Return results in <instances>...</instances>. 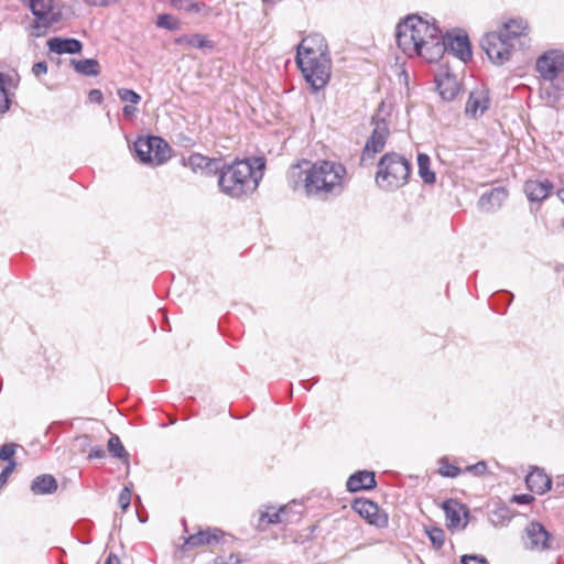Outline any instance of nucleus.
<instances>
[{"label": "nucleus", "mask_w": 564, "mask_h": 564, "mask_svg": "<svg viewBox=\"0 0 564 564\" xmlns=\"http://www.w3.org/2000/svg\"><path fill=\"white\" fill-rule=\"evenodd\" d=\"M397 44L409 57L421 56L430 63L441 59L445 52L466 63L473 56L466 34L448 36L447 42L440 29L417 15H410L397 26Z\"/></svg>", "instance_id": "obj_1"}, {"label": "nucleus", "mask_w": 564, "mask_h": 564, "mask_svg": "<svg viewBox=\"0 0 564 564\" xmlns=\"http://www.w3.org/2000/svg\"><path fill=\"white\" fill-rule=\"evenodd\" d=\"M286 180L294 192L322 200L339 196L348 184L346 166L333 160H303L290 166Z\"/></svg>", "instance_id": "obj_2"}, {"label": "nucleus", "mask_w": 564, "mask_h": 564, "mask_svg": "<svg viewBox=\"0 0 564 564\" xmlns=\"http://www.w3.org/2000/svg\"><path fill=\"white\" fill-rule=\"evenodd\" d=\"M264 167L263 158L235 160L231 163L221 162L217 181L219 191L235 199L252 195L263 177Z\"/></svg>", "instance_id": "obj_3"}, {"label": "nucleus", "mask_w": 564, "mask_h": 564, "mask_svg": "<svg viewBox=\"0 0 564 564\" xmlns=\"http://www.w3.org/2000/svg\"><path fill=\"white\" fill-rule=\"evenodd\" d=\"M410 175V161L399 153L389 152L379 160L375 181L380 189L394 192L408 184Z\"/></svg>", "instance_id": "obj_4"}, {"label": "nucleus", "mask_w": 564, "mask_h": 564, "mask_svg": "<svg viewBox=\"0 0 564 564\" xmlns=\"http://www.w3.org/2000/svg\"><path fill=\"white\" fill-rule=\"evenodd\" d=\"M296 63L303 73L306 82L315 90H319L328 83L330 78L332 63L327 52L321 56H305L296 59Z\"/></svg>", "instance_id": "obj_5"}, {"label": "nucleus", "mask_w": 564, "mask_h": 564, "mask_svg": "<svg viewBox=\"0 0 564 564\" xmlns=\"http://www.w3.org/2000/svg\"><path fill=\"white\" fill-rule=\"evenodd\" d=\"M133 148L135 155L144 164L161 165L171 156L167 142L155 135L138 138Z\"/></svg>", "instance_id": "obj_6"}, {"label": "nucleus", "mask_w": 564, "mask_h": 564, "mask_svg": "<svg viewBox=\"0 0 564 564\" xmlns=\"http://www.w3.org/2000/svg\"><path fill=\"white\" fill-rule=\"evenodd\" d=\"M372 131L361 153V164H371L376 154L382 152L390 135V128L387 120L378 111L371 120Z\"/></svg>", "instance_id": "obj_7"}, {"label": "nucleus", "mask_w": 564, "mask_h": 564, "mask_svg": "<svg viewBox=\"0 0 564 564\" xmlns=\"http://www.w3.org/2000/svg\"><path fill=\"white\" fill-rule=\"evenodd\" d=\"M30 9L35 17L33 28L41 35L48 26L62 19L61 8L55 0H30Z\"/></svg>", "instance_id": "obj_8"}, {"label": "nucleus", "mask_w": 564, "mask_h": 564, "mask_svg": "<svg viewBox=\"0 0 564 564\" xmlns=\"http://www.w3.org/2000/svg\"><path fill=\"white\" fill-rule=\"evenodd\" d=\"M480 46L486 52L488 58L496 65H501L509 61L514 46L508 42L497 31L489 32L480 40Z\"/></svg>", "instance_id": "obj_9"}, {"label": "nucleus", "mask_w": 564, "mask_h": 564, "mask_svg": "<svg viewBox=\"0 0 564 564\" xmlns=\"http://www.w3.org/2000/svg\"><path fill=\"white\" fill-rule=\"evenodd\" d=\"M536 70L544 80L552 82L564 70V54L560 51H550L536 61Z\"/></svg>", "instance_id": "obj_10"}, {"label": "nucleus", "mask_w": 564, "mask_h": 564, "mask_svg": "<svg viewBox=\"0 0 564 564\" xmlns=\"http://www.w3.org/2000/svg\"><path fill=\"white\" fill-rule=\"evenodd\" d=\"M223 535L224 532L217 528L199 530L184 539L181 550L187 552L199 546L218 544Z\"/></svg>", "instance_id": "obj_11"}, {"label": "nucleus", "mask_w": 564, "mask_h": 564, "mask_svg": "<svg viewBox=\"0 0 564 564\" xmlns=\"http://www.w3.org/2000/svg\"><path fill=\"white\" fill-rule=\"evenodd\" d=\"M490 107L489 91L480 86L469 93L465 112L471 118L481 117Z\"/></svg>", "instance_id": "obj_12"}, {"label": "nucleus", "mask_w": 564, "mask_h": 564, "mask_svg": "<svg viewBox=\"0 0 564 564\" xmlns=\"http://www.w3.org/2000/svg\"><path fill=\"white\" fill-rule=\"evenodd\" d=\"M497 32L514 46L516 43H522L521 40L528 35L529 24L522 18L510 19Z\"/></svg>", "instance_id": "obj_13"}, {"label": "nucleus", "mask_w": 564, "mask_h": 564, "mask_svg": "<svg viewBox=\"0 0 564 564\" xmlns=\"http://www.w3.org/2000/svg\"><path fill=\"white\" fill-rule=\"evenodd\" d=\"M327 52V44L321 34H311L302 40L297 46L296 59L305 56H321Z\"/></svg>", "instance_id": "obj_14"}, {"label": "nucleus", "mask_w": 564, "mask_h": 564, "mask_svg": "<svg viewBox=\"0 0 564 564\" xmlns=\"http://www.w3.org/2000/svg\"><path fill=\"white\" fill-rule=\"evenodd\" d=\"M221 162V159H212L200 153H193L184 161V165L191 167L194 172L202 171L207 174H218Z\"/></svg>", "instance_id": "obj_15"}, {"label": "nucleus", "mask_w": 564, "mask_h": 564, "mask_svg": "<svg viewBox=\"0 0 564 564\" xmlns=\"http://www.w3.org/2000/svg\"><path fill=\"white\" fill-rule=\"evenodd\" d=\"M553 184L549 180H528L524 183V192L530 202L541 203L549 197Z\"/></svg>", "instance_id": "obj_16"}, {"label": "nucleus", "mask_w": 564, "mask_h": 564, "mask_svg": "<svg viewBox=\"0 0 564 564\" xmlns=\"http://www.w3.org/2000/svg\"><path fill=\"white\" fill-rule=\"evenodd\" d=\"M507 197L508 192L505 187H495L480 196L478 206L486 213H492L502 206Z\"/></svg>", "instance_id": "obj_17"}, {"label": "nucleus", "mask_w": 564, "mask_h": 564, "mask_svg": "<svg viewBox=\"0 0 564 564\" xmlns=\"http://www.w3.org/2000/svg\"><path fill=\"white\" fill-rule=\"evenodd\" d=\"M527 538L530 549H549L550 534L545 528L539 522H531L527 529Z\"/></svg>", "instance_id": "obj_18"}, {"label": "nucleus", "mask_w": 564, "mask_h": 564, "mask_svg": "<svg viewBox=\"0 0 564 564\" xmlns=\"http://www.w3.org/2000/svg\"><path fill=\"white\" fill-rule=\"evenodd\" d=\"M377 485L375 474L367 470H360L352 474L347 480V489L350 492L359 490H369L375 488Z\"/></svg>", "instance_id": "obj_19"}, {"label": "nucleus", "mask_w": 564, "mask_h": 564, "mask_svg": "<svg viewBox=\"0 0 564 564\" xmlns=\"http://www.w3.org/2000/svg\"><path fill=\"white\" fill-rule=\"evenodd\" d=\"M525 482L531 491L542 495L551 489V478L540 468L534 467L525 477Z\"/></svg>", "instance_id": "obj_20"}, {"label": "nucleus", "mask_w": 564, "mask_h": 564, "mask_svg": "<svg viewBox=\"0 0 564 564\" xmlns=\"http://www.w3.org/2000/svg\"><path fill=\"white\" fill-rule=\"evenodd\" d=\"M443 510L446 516L447 527L449 529L465 528L466 522H462V514H466L464 507L455 500H446L443 503Z\"/></svg>", "instance_id": "obj_21"}, {"label": "nucleus", "mask_w": 564, "mask_h": 564, "mask_svg": "<svg viewBox=\"0 0 564 564\" xmlns=\"http://www.w3.org/2000/svg\"><path fill=\"white\" fill-rule=\"evenodd\" d=\"M352 509L371 524H380L378 505L368 499H356Z\"/></svg>", "instance_id": "obj_22"}, {"label": "nucleus", "mask_w": 564, "mask_h": 564, "mask_svg": "<svg viewBox=\"0 0 564 564\" xmlns=\"http://www.w3.org/2000/svg\"><path fill=\"white\" fill-rule=\"evenodd\" d=\"M437 88L444 100H453L460 90V85L454 75L448 73L436 78Z\"/></svg>", "instance_id": "obj_23"}, {"label": "nucleus", "mask_w": 564, "mask_h": 564, "mask_svg": "<svg viewBox=\"0 0 564 564\" xmlns=\"http://www.w3.org/2000/svg\"><path fill=\"white\" fill-rule=\"evenodd\" d=\"M48 50L56 54H75L83 48L82 43L76 39L53 37L47 42Z\"/></svg>", "instance_id": "obj_24"}, {"label": "nucleus", "mask_w": 564, "mask_h": 564, "mask_svg": "<svg viewBox=\"0 0 564 564\" xmlns=\"http://www.w3.org/2000/svg\"><path fill=\"white\" fill-rule=\"evenodd\" d=\"M31 490L34 495H50L57 490V481L52 475H41L33 479Z\"/></svg>", "instance_id": "obj_25"}, {"label": "nucleus", "mask_w": 564, "mask_h": 564, "mask_svg": "<svg viewBox=\"0 0 564 564\" xmlns=\"http://www.w3.org/2000/svg\"><path fill=\"white\" fill-rule=\"evenodd\" d=\"M513 512L506 505H498L489 514V521L495 527H502L511 521Z\"/></svg>", "instance_id": "obj_26"}, {"label": "nucleus", "mask_w": 564, "mask_h": 564, "mask_svg": "<svg viewBox=\"0 0 564 564\" xmlns=\"http://www.w3.org/2000/svg\"><path fill=\"white\" fill-rule=\"evenodd\" d=\"M419 175L426 184H433L436 181L435 173L431 170L430 156L425 153L417 154Z\"/></svg>", "instance_id": "obj_27"}, {"label": "nucleus", "mask_w": 564, "mask_h": 564, "mask_svg": "<svg viewBox=\"0 0 564 564\" xmlns=\"http://www.w3.org/2000/svg\"><path fill=\"white\" fill-rule=\"evenodd\" d=\"M289 521L288 519V507L283 506L278 511L270 513L269 511L261 512L259 517L258 528L261 529V524L267 522L268 524H278Z\"/></svg>", "instance_id": "obj_28"}, {"label": "nucleus", "mask_w": 564, "mask_h": 564, "mask_svg": "<svg viewBox=\"0 0 564 564\" xmlns=\"http://www.w3.org/2000/svg\"><path fill=\"white\" fill-rule=\"evenodd\" d=\"M74 67L76 72L87 76H96L99 74V64L93 58L74 62Z\"/></svg>", "instance_id": "obj_29"}, {"label": "nucleus", "mask_w": 564, "mask_h": 564, "mask_svg": "<svg viewBox=\"0 0 564 564\" xmlns=\"http://www.w3.org/2000/svg\"><path fill=\"white\" fill-rule=\"evenodd\" d=\"M108 451L109 453L123 462H128L129 453L123 447L119 436L112 435L108 441Z\"/></svg>", "instance_id": "obj_30"}, {"label": "nucleus", "mask_w": 564, "mask_h": 564, "mask_svg": "<svg viewBox=\"0 0 564 564\" xmlns=\"http://www.w3.org/2000/svg\"><path fill=\"white\" fill-rule=\"evenodd\" d=\"M10 80V76L0 73V113H4L10 108V98L6 89Z\"/></svg>", "instance_id": "obj_31"}, {"label": "nucleus", "mask_w": 564, "mask_h": 564, "mask_svg": "<svg viewBox=\"0 0 564 564\" xmlns=\"http://www.w3.org/2000/svg\"><path fill=\"white\" fill-rule=\"evenodd\" d=\"M171 6L176 10H183L187 12H202L206 7L202 2H194L191 0H171Z\"/></svg>", "instance_id": "obj_32"}, {"label": "nucleus", "mask_w": 564, "mask_h": 564, "mask_svg": "<svg viewBox=\"0 0 564 564\" xmlns=\"http://www.w3.org/2000/svg\"><path fill=\"white\" fill-rule=\"evenodd\" d=\"M176 43L182 46H189V47H198L202 48L206 46L207 41L206 39L200 34H193V35H183L180 36L176 40Z\"/></svg>", "instance_id": "obj_33"}, {"label": "nucleus", "mask_w": 564, "mask_h": 564, "mask_svg": "<svg viewBox=\"0 0 564 564\" xmlns=\"http://www.w3.org/2000/svg\"><path fill=\"white\" fill-rule=\"evenodd\" d=\"M438 473L444 477L455 478L460 474V469L449 464L446 457H442L438 460Z\"/></svg>", "instance_id": "obj_34"}, {"label": "nucleus", "mask_w": 564, "mask_h": 564, "mask_svg": "<svg viewBox=\"0 0 564 564\" xmlns=\"http://www.w3.org/2000/svg\"><path fill=\"white\" fill-rule=\"evenodd\" d=\"M426 533L434 546H436L437 549L443 546L444 541H445V534L442 529L431 528V529L426 530Z\"/></svg>", "instance_id": "obj_35"}, {"label": "nucleus", "mask_w": 564, "mask_h": 564, "mask_svg": "<svg viewBox=\"0 0 564 564\" xmlns=\"http://www.w3.org/2000/svg\"><path fill=\"white\" fill-rule=\"evenodd\" d=\"M117 94L119 98L124 102H131L133 105H137L141 100L140 95L131 89L120 88L118 89Z\"/></svg>", "instance_id": "obj_36"}, {"label": "nucleus", "mask_w": 564, "mask_h": 564, "mask_svg": "<svg viewBox=\"0 0 564 564\" xmlns=\"http://www.w3.org/2000/svg\"><path fill=\"white\" fill-rule=\"evenodd\" d=\"M156 24H158V26L164 28L167 30H175L177 28L176 20L170 14L159 15Z\"/></svg>", "instance_id": "obj_37"}, {"label": "nucleus", "mask_w": 564, "mask_h": 564, "mask_svg": "<svg viewBox=\"0 0 564 564\" xmlns=\"http://www.w3.org/2000/svg\"><path fill=\"white\" fill-rule=\"evenodd\" d=\"M131 495L132 494H131L130 486H126L119 495L118 503L123 511H127V509L129 508V506L131 503Z\"/></svg>", "instance_id": "obj_38"}, {"label": "nucleus", "mask_w": 564, "mask_h": 564, "mask_svg": "<svg viewBox=\"0 0 564 564\" xmlns=\"http://www.w3.org/2000/svg\"><path fill=\"white\" fill-rule=\"evenodd\" d=\"M15 454V445L14 444H4L0 447V459L1 460H9L12 458V456Z\"/></svg>", "instance_id": "obj_39"}, {"label": "nucleus", "mask_w": 564, "mask_h": 564, "mask_svg": "<svg viewBox=\"0 0 564 564\" xmlns=\"http://www.w3.org/2000/svg\"><path fill=\"white\" fill-rule=\"evenodd\" d=\"M460 562L462 564H487L486 558L478 555H464Z\"/></svg>", "instance_id": "obj_40"}, {"label": "nucleus", "mask_w": 564, "mask_h": 564, "mask_svg": "<svg viewBox=\"0 0 564 564\" xmlns=\"http://www.w3.org/2000/svg\"><path fill=\"white\" fill-rule=\"evenodd\" d=\"M467 471H471L476 475H484L487 470V464L485 462H478L474 465H469L466 467Z\"/></svg>", "instance_id": "obj_41"}, {"label": "nucleus", "mask_w": 564, "mask_h": 564, "mask_svg": "<svg viewBox=\"0 0 564 564\" xmlns=\"http://www.w3.org/2000/svg\"><path fill=\"white\" fill-rule=\"evenodd\" d=\"M90 438L88 435H82L76 437L75 446L79 447L82 452H85L88 447H90Z\"/></svg>", "instance_id": "obj_42"}, {"label": "nucleus", "mask_w": 564, "mask_h": 564, "mask_svg": "<svg viewBox=\"0 0 564 564\" xmlns=\"http://www.w3.org/2000/svg\"><path fill=\"white\" fill-rule=\"evenodd\" d=\"M32 73L35 77H41L47 73V64L45 62H37L32 67Z\"/></svg>", "instance_id": "obj_43"}, {"label": "nucleus", "mask_w": 564, "mask_h": 564, "mask_svg": "<svg viewBox=\"0 0 564 564\" xmlns=\"http://www.w3.org/2000/svg\"><path fill=\"white\" fill-rule=\"evenodd\" d=\"M87 4L93 7H109L119 2V0H84Z\"/></svg>", "instance_id": "obj_44"}, {"label": "nucleus", "mask_w": 564, "mask_h": 564, "mask_svg": "<svg viewBox=\"0 0 564 564\" xmlns=\"http://www.w3.org/2000/svg\"><path fill=\"white\" fill-rule=\"evenodd\" d=\"M534 500L533 496L522 494V495H514L511 499V501L519 503V505H528Z\"/></svg>", "instance_id": "obj_45"}, {"label": "nucleus", "mask_w": 564, "mask_h": 564, "mask_svg": "<svg viewBox=\"0 0 564 564\" xmlns=\"http://www.w3.org/2000/svg\"><path fill=\"white\" fill-rule=\"evenodd\" d=\"M106 456V452L101 446H95L90 448V453L88 458H104Z\"/></svg>", "instance_id": "obj_46"}, {"label": "nucleus", "mask_w": 564, "mask_h": 564, "mask_svg": "<svg viewBox=\"0 0 564 564\" xmlns=\"http://www.w3.org/2000/svg\"><path fill=\"white\" fill-rule=\"evenodd\" d=\"M89 99L93 102L100 104L102 101V99H104L102 93L99 89H93L89 93Z\"/></svg>", "instance_id": "obj_47"}, {"label": "nucleus", "mask_w": 564, "mask_h": 564, "mask_svg": "<svg viewBox=\"0 0 564 564\" xmlns=\"http://www.w3.org/2000/svg\"><path fill=\"white\" fill-rule=\"evenodd\" d=\"M104 564H120V560L115 553H109Z\"/></svg>", "instance_id": "obj_48"}, {"label": "nucleus", "mask_w": 564, "mask_h": 564, "mask_svg": "<svg viewBox=\"0 0 564 564\" xmlns=\"http://www.w3.org/2000/svg\"><path fill=\"white\" fill-rule=\"evenodd\" d=\"M135 107L127 105L123 107L122 113L124 117L129 118L135 112Z\"/></svg>", "instance_id": "obj_49"}, {"label": "nucleus", "mask_w": 564, "mask_h": 564, "mask_svg": "<svg viewBox=\"0 0 564 564\" xmlns=\"http://www.w3.org/2000/svg\"><path fill=\"white\" fill-rule=\"evenodd\" d=\"M558 199L564 204V188H561L556 193Z\"/></svg>", "instance_id": "obj_50"}]
</instances>
